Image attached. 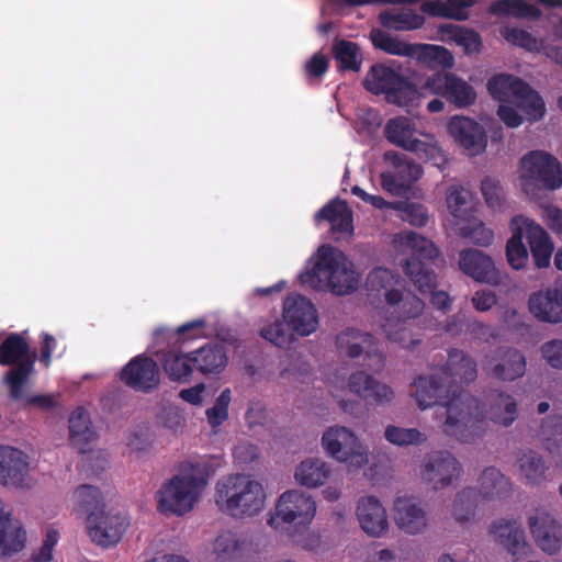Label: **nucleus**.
Masks as SVG:
<instances>
[{
	"instance_id": "obj_20",
	"label": "nucleus",
	"mask_w": 562,
	"mask_h": 562,
	"mask_svg": "<svg viewBox=\"0 0 562 562\" xmlns=\"http://www.w3.org/2000/svg\"><path fill=\"white\" fill-rule=\"evenodd\" d=\"M460 473V462L450 452L436 451L426 458L422 476L435 490H440L449 486Z\"/></svg>"
},
{
	"instance_id": "obj_6",
	"label": "nucleus",
	"mask_w": 562,
	"mask_h": 562,
	"mask_svg": "<svg viewBox=\"0 0 562 562\" xmlns=\"http://www.w3.org/2000/svg\"><path fill=\"white\" fill-rule=\"evenodd\" d=\"M315 514L316 502L311 495L296 490L286 491L279 497L268 525L294 539L308 530Z\"/></svg>"
},
{
	"instance_id": "obj_60",
	"label": "nucleus",
	"mask_w": 562,
	"mask_h": 562,
	"mask_svg": "<svg viewBox=\"0 0 562 562\" xmlns=\"http://www.w3.org/2000/svg\"><path fill=\"white\" fill-rule=\"evenodd\" d=\"M469 192L462 187L452 186L447 191V206L452 216L463 218L467 215Z\"/></svg>"
},
{
	"instance_id": "obj_47",
	"label": "nucleus",
	"mask_w": 562,
	"mask_h": 562,
	"mask_svg": "<svg viewBox=\"0 0 562 562\" xmlns=\"http://www.w3.org/2000/svg\"><path fill=\"white\" fill-rule=\"evenodd\" d=\"M162 367L169 379L178 382H187L193 372L191 352L177 353L168 351L162 359Z\"/></svg>"
},
{
	"instance_id": "obj_34",
	"label": "nucleus",
	"mask_w": 562,
	"mask_h": 562,
	"mask_svg": "<svg viewBox=\"0 0 562 562\" xmlns=\"http://www.w3.org/2000/svg\"><path fill=\"white\" fill-rule=\"evenodd\" d=\"M315 221H327L335 233H352V212L346 201L334 199L325 204L316 214Z\"/></svg>"
},
{
	"instance_id": "obj_36",
	"label": "nucleus",
	"mask_w": 562,
	"mask_h": 562,
	"mask_svg": "<svg viewBox=\"0 0 562 562\" xmlns=\"http://www.w3.org/2000/svg\"><path fill=\"white\" fill-rule=\"evenodd\" d=\"M26 530L19 519L2 510V557H11L25 548Z\"/></svg>"
},
{
	"instance_id": "obj_21",
	"label": "nucleus",
	"mask_w": 562,
	"mask_h": 562,
	"mask_svg": "<svg viewBox=\"0 0 562 562\" xmlns=\"http://www.w3.org/2000/svg\"><path fill=\"white\" fill-rule=\"evenodd\" d=\"M529 527L537 546L543 552L553 555L560 551L562 526L549 512L537 509L529 517Z\"/></svg>"
},
{
	"instance_id": "obj_40",
	"label": "nucleus",
	"mask_w": 562,
	"mask_h": 562,
	"mask_svg": "<svg viewBox=\"0 0 562 562\" xmlns=\"http://www.w3.org/2000/svg\"><path fill=\"white\" fill-rule=\"evenodd\" d=\"M479 483L480 495L488 499L506 497L512 490L509 480L494 467L482 472Z\"/></svg>"
},
{
	"instance_id": "obj_54",
	"label": "nucleus",
	"mask_w": 562,
	"mask_h": 562,
	"mask_svg": "<svg viewBox=\"0 0 562 562\" xmlns=\"http://www.w3.org/2000/svg\"><path fill=\"white\" fill-rule=\"evenodd\" d=\"M30 380H26L21 389V395L14 397L9 393L11 400L14 402H22L24 407H37L42 411H49L57 405L56 398L52 394H29Z\"/></svg>"
},
{
	"instance_id": "obj_14",
	"label": "nucleus",
	"mask_w": 562,
	"mask_h": 562,
	"mask_svg": "<svg viewBox=\"0 0 562 562\" xmlns=\"http://www.w3.org/2000/svg\"><path fill=\"white\" fill-rule=\"evenodd\" d=\"M414 133L415 124L405 116L389 120L384 127V136L391 144L408 151L424 153L429 159L445 161L442 150L437 145L415 138Z\"/></svg>"
},
{
	"instance_id": "obj_42",
	"label": "nucleus",
	"mask_w": 562,
	"mask_h": 562,
	"mask_svg": "<svg viewBox=\"0 0 562 562\" xmlns=\"http://www.w3.org/2000/svg\"><path fill=\"white\" fill-rule=\"evenodd\" d=\"M439 32L463 48L464 54H477L482 47L480 34L471 29L454 24H441Z\"/></svg>"
},
{
	"instance_id": "obj_29",
	"label": "nucleus",
	"mask_w": 562,
	"mask_h": 562,
	"mask_svg": "<svg viewBox=\"0 0 562 562\" xmlns=\"http://www.w3.org/2000/svg\"><path fill=\"white\" fill-rule=\"evenodd\" d=\"M349 390L366 400H372L378 405L391 403L394 398L393 390L364 371H356L350 374Z\"/></svg>"
},
{
	"instance_id": "obj_53",
	"label": "nucleus",
	"mask_w": 562,
	"mask_h": 562,
	"mask_svg": "<svg viewBox=\"0 0 562 562\" xmlns=\"http://www.w3.org/2000/svg\"><path fill=\"white\" fill-rule=\"evenodd\" d=\"M501 35L510 44L524 48L528 52H541L542 43L531 33L518 27L505 26L501 30Z\"/></svg>"
},
{
	"instance_id": "obj_51",
	"label": "nucleus",
	"mask_w": 562,
	"mask_h": 562,
	"mask_svg": "<svg viewBox=\"0 0 562 562\" xmlns=\"http://www.w3.org/2000/svg\"><path fill=\"white\" fill-rule=\"evenodd\" d=\"M398 283V278L389 269L374 268L367 277L366 286L370 294L375 293L376 296H384L389 291H397L394 285Z\"/></svg>"
},
{
	"instance_id": "obj_13",
	"label": "nucleus",
	"mask_w": 562,
	"mask_h": 562,
	"mask_svg": "<svg viewBox=\"0 0 562 562\" xmlns=\"http://www.w3.org/2000/svg\"><path fill=\"white\" fill-rule=\"evenodd\" d=\"M384 160L391 162L394 171L381 173V186L384 191L392 195H404L423 176L422 166L408 159L404 154L389 150L384 153Z\"/></svg>"
},
{
	"instance_id": "obj_48",
	"label": "nucleus",
	"mask_w": 562,
	"mask_h": 562,
	"mask_svg": "<svg viewBox=\"0 0 562 562\" xmlns=\"http://www.w3.org/2000/svg\"><path fill=\"white\" fill-rule=\"evenodd\" d=\"M518 462L520 472L529 484L538 485L548 479L549 468L538 452L528 450L518 459Z\"/></svg>"
},
{
	"instance_id": "obj_4",
	"label": "nucleus",
	"mask_w": 562,
	"mask_h": 562,
	"mask_svg": "<svg viewBox=\"0 0 562 562\" xmlns=\"http://www.w3.org/2000/svg\"><path fill=\"white\" fill-rule=\"evenodd\" d=\"M323 249L313 268L300 273L301 283L314 290H329L336 295L356 291L360 274L356 271L355 265L341 251Z\"/></svg>"
},
{
	"instance_id": "obj_44",
	"label": "nucleus",
	"mask_w": 562,
	"mask_h": 562,
	"mask_svg": "<svg viewBox=\"0 0 562 562\" xmlns=\"http://www.w3.org/2000/svg\"><path fill=\"white\" fill-rule=\"evenodd\" d=\"M370 40L374 48L390 55L414 57L416 54V44L401 41L382 30H372Z\"/></svg>"
},
{
	"instance_id": "obj_27",
	"label": "nucleus",
	"mask_w": 562,
	"mask_h": 562,
	"mask_svg": "<svg viewBox=\"0 0 562 562\" xmlns=\"http://www.w3.org/2000/svg\"><path fill=\"white\" fill-rule=\"evenodd\" d=\"M528 306L530 313L540 322L562 323V283L532 293Z\"/></svg>"
},
{
	"instance_id": "obj_46",
	"label": "nucleus",
	"mask_w": 562,
	"mask_h": 562,
	"mask_svg": "<svg viewBox=\"0 0 562 562\" xmlns=\"http://www.w3.org/2000/svg\"><path fill=\"white\" fill-rule=\"evenodd\" d=\"M490 11L496 15H512L519 19L538 20L541 11L527 0H497L494 1Z\"/></svg>"
},
{
	"instance_id": "obj_33",
	"label": "nucleus",
	"mask_w": 562,
	"mask_h": 562,
	"mask_svg": "<svg viewBox=\"0 0 562 562\" xmlns=\"http://www.w3.org/2000/svg\"><path fill=\"white\" fill-rule=\"evenodd\" d=\"M394 513L396 525L406 533L416 535L426 528L425 512L411 498L397 497L394 503Z\"/></svg>"
},
{
	"instance_id": "obj_9",
	"label": "nucleus",
	"mask_w": 562,
	"mask_h": 562,
	"mask_svg": "<svg viewBox=\"0 0 562 562\" xmlns=\"http://www.w3.org/2000/svg\"><path fill=\"white\" fill-rule=\"evenodd\" d=\"M520 186L530 198L538 191H554L562 187V166L559 160L541 150H532L521 158Z\"/></svg>"
},
{
	"instance_id": "obj_2",
	"label": "nucleus",
	"mask_w": 562,
	"mask_h": 562,
	"mask_svg": "<svg viewBox=\"0 0 562 562\" xmlns=\"http://www.w3.org/2000/svg\"><path fill=\"white\" fill-rule=\"evenodd\" d=\"M403 240L412 249L403 265L404 273L420 293L431 294L430 302L436 308L440 311L448 310L451 304L449 294L445 291H435L437 282L432 266L435 259L439 256L437 247L432 241L415 232H405Z\"/></svg>"
},
{
	"instance_id": "obj_56",
	"label": "nucleus",
	"mask_w": 562,
	"mask_h": 562,
	"mask_svg": "<svg viewBox=\"0 0 562 562\" xmlns=\"http://www.w3.org/2000/svg\"><path fill=\"white\" fill-rule=\"evenodd\" d=\"M240 543L235 533L223 531L214 541V552L217 560L222 562L231 561L239 551Z\"/></svg>"
},
{
	"instance_id": "obj_1",
	"label": "nucleus",
	"mask_w": 562,
	"mask_h": 562,
	"mask_svg": "<svg viewBox=\"0 0 562 562\" xmlns=\"http://www.w3.org/2000/svg\"><path fill=\"white\" fill-rule=\"evenodd\" d=\"M412 385L413 396L420 409L440 406L446 409L442 431L450 438L464 443H472L482 432V419L471 412V405L465 409L463 396L458 385L447 384L437 372L429 375H418Z\"/></svg>"
},
{
	"instance_id": "obj_25",
	"label": "nucleus",
	"mask_w": 562,
	"mask_h": 562,
	"mask_svg": "<svg viewBox=\"0 0 562 562\" xmlns=\"http://www.w3.org/2000/svg\"><path fill=\"white\" fill-rule=\"evenodd\" d=\"M29 470L27 454L16 448L2 446V485L31 488L33 481Z\"/></svg>"
},
{
	"instance_id": "obj_52",
	"label": "nucleus",
	"mask_w": 562,
	"mask_h": 562,
	"mask_svg": "<svg viewBox=\"0 0 562 562\" xmlns=\"http://www.w3.org/2000/svg\"><path fill=\"white\" fill-rule=\"evenodd\" d=\"M384 438L394 446H419L427 440V436L417 428H403L389 425L384 430Z\"/></svg>"
},
{
	"instance_id": "obj_19",
	"label": "nucleus",
	"mask_w": 562,
	"mask_h": 562,
	"mask_svg": "<svg viewBox=\"0 0 562 562\" xmlns=\"http://www.w3.org/2000/svg\"><path fill=\"white\" fill-rule=\"evenodd\" d=\"M283 319L300 336L313 334L318 326V316L314 304L300 294H291L285 297Z\"/></svg>"
},
{
	"instance_id": "obj_5",
	"label": "nucleus",
	"mask_w": 562,
	"mask_h": 562,
	"mask_svg": "<svg viewBox=\"0 0 562 562\" xmlns=\"http://www.w3.org/2000/svg\"><path fill=\"white\" fill-rule=\"evenodd\" d=\"M190 472L175 475L159 490L158 509L162 514L182 516L190 512L198 501L200 491L207 484L210 467L206 463H190Z\"/></svg>"
},
{
	"instance_id": "obj_16",
	"label": "nucleus",
	"mask_w": 562,
	"mask_h": 562,
	"mask_svg": "<svg viewBox=\"0 0 562 562\" xmlns=\"http://www.w3.org/2000/svg\"><path fill=\"white\" fill-rule=\"evenodd\" d=\"M130 522L121 514L91 512L87 517V529L91 540L100 547L115 546L123 537Z\"/></svg>"
},
{
	"instance_id": "obj_3",
	"label": "nucleus",
	"mask_w": 562,
	"mask_h": 562,
	"mask_svg": "<svg viewBox=\"0 0 562 562\" xmlns=\"http://www.w3.org/2000/svg\"><path fill=\"white\" fill-rule=\"evenodd\" d=\"M215 504L220 512L235 518H252L262 512L266 493L262 485L246 474L223 476L215 486Z\"/></svg>"
},
{
	"instance_id": "obj_35",
	"label": "nucleus",
	"mask_w": 562,
	"mask_h": 562,
	"mask_svg": "<svg viewBox=\"0 0 562 562\" xmlns=\"http://www.w3.org/2000/svg\"><path fill=\"white\" fill-rule=\"evenodd\" d=\"M95 431L91 426L88 412L83 407H77L69 417V440L80 453H85L86 446L94 440Z\"/></svg>"
},
{
	"instance_id": "obj_57",
	"label": "nucleus",
	"mask_w": 562,
	"mask_h": 562,
	"mask_svg": "<svg viewBox=\"0 0 562 562\" xmlns=\"http://www.w3.org/2000/svg\"><path fill=\"white\" fill-rule=\"evenodd\" d=\"M474 496L475 491L473 488H464L457 494L452 507L456 520L465 521L474 514Z\"/></svg>"
},
{
	"instance_id": "obj_41",
	"label": "nucleus",
	"mask_w": 562,
	"mask_h": 562,
	"mask_svg": "<svg viewBox=\"0 0 562 562\" xmlns=\"http://www.w3.org/2000/svg\"><path fill=\"white\" fill-rule=\"evenodd\" d=\"M386 303L396 306L395 311L398 313V319L401 321L417 318L425 306L424 302L416 294L401 290L389 291Z\"/></svg>"
},
{
	"instance_id": "obj_28",
	"label": "nucleus",
	"mask_w": 562,
	"mask_h": 562,
	"mask_svg": "<svg viewBox=\"0 0 562 562\" xmlns=\"http://www.w3.org/2000/svg\"><path fill=\"white\" fill-rule=\"evenodd\" d=\"M490 397L491 403L485 412V416L482 411H480L479 404L477 408L473 407L471 409L474 416L477 415L479 418L483 420L482 432L473 442L481 438L484 432L485 417L491 422L505 427L510 426L517 418V403L512 395L495 391L490 394Z\"/></svg>"
},
{
	"instance_id": "obj_39",
	"label": "nucleus",
	"mask_w": 562,
	"mask_h": 562,
	"mask_svg": "<svg viewBox=\"0 0 562 562\" xmlns=\"http://www.w3.org/2000/svg\"><path fill=\"white\" fill-rule=\"evenodd\" d=\"M338 71L359 72L362 66L360 46L348 40H336L331 47Z\"/></svg>"
},
{
	"instance_id": "obj_7",
	"label": "nucleus",
	"mask_w": 562,
	"mask_h": 562,
	"mask_svg": "<svg viewBox=\"0 0 562 562\" xmlns=\"http://www.w3.org/2000/svg\"><path fill=\"white\" fill-rule=\"evenodd\" d=\"M362 86L374 95L384 94L389 103L398 106H417L422 98L416 85L384 64L372 65Z\"/></svg>"
},
{
	"instance_id": "obj_26",
	"label": "nucleus",
	"mask_w": 562,
	"mask_h": 562,
	"mask_svg": "<svg viewBox=\"0 0 562 562\" xmlns=\"http://www.w3.org/2000/svg\"><path fill=\"white\" fill-rule=\"evenodd\" d=\"M448 132L454 140L472 155L481 154L487 145L484 128L474 120L467 116H453L448 123Z\"/></svg>"
},
{
	"instance_id": "obj_32",
	"label": "nucleus",
	"mask_w": 562,
	"mask_h": 562,
	"mask_svg": "<svg viewBox=\"0 0 562 562\" xmlns=\"http://www.w3.org/2000/svg\"><path fill=\"white\" fill-rule=\"evenodd\" d=\"M497 362L492 367L491 373L502 381H515L526 371V358L512 347H501L495 352Z\"/></svg>"
},
{
	"instance_id": "obj_38",
	"label": "nucleus",
	"mask_w": 562,
	"mask_h": 562,
	"mask_svg": "<svg viewBox=\"0 0 562 562\" xmlns=\"http://www.w3.org/2000/svg\"><path fill=\"white\" fill-rule=\"evenodd\" d=\"M380 24L397 32L415 31L425 24V18L411 9L383 11L379 14Z\"/></svg>"
},
{
	"instance_id": "obj_61",
	"label": "nucleus",
	"mask_w": 562,
	"mask_h": 562,
	"mask_svg": "<svg viewBox=\"0 0 562 562\" xmlns=\"http://www.w3.org/2000/svg\"><path fill=\"white\" fill-rule=\"evenodd\" d=\"M260 336L280 348L289 346L292 341V335L285 329L283 322L279 319L262 327Z\"/></svg>"
},
{
	"instance_id": "obj_31",
	"label": "nucleus",
	"mask_w": 562,
	"mask_h": 562,
	"mask_svg": "<svg viewBox=\"0 0 562 562\" xmlns=\"http://www.w3.org/2000/svg\"><path fill=\"white\" fill-rule=\"evenodd\" d=\"M193 368L203 375H218L227 366L225 347L220 344H206L191 351Z\"/></svg>"
},
{
	"instance_id": "obj_59",
	"label": "nucleus",
	"mask_w": 562,
	"mask_h": 562,
	"mask_svg": "<svg viewBox=\"0 0 562 562\" xmlns=\"http://www.w3.org/2000/svg\"><path fill=\"white\" fill-rule=\"evenodd\" d=\"M231 403V390L225 389L216 398L214 405L206 409L207 422L212 427L222 425L228 418V406Z\"/></svg>"
},
{
	"instance_id": "obj_23",
	"label": "nucleus",
	"mask_w": 562,
	"mask_h": 562,
	"mask_svg": "<svg viewBox=\"0 0 562 562\" xmlns=\"http://www.w3.org/2000/svg\"><path fill=\"white\" fill-rule=\"evenodd\" d=\"M491 532L515 561H520L531 552L525 530L517 520L499 519L491 527Z\"/></svg>"
},
{
	"instance_id": "obj_64",
	"label": "nucleus",
	"mask_w": 562,
	"mask_h": 562,
	"mask_svg": "<svg viewBox=\"0 0 562 562\" xmlns=\"http://www.w3.org/2000/svg\"><path fill=\"white\" fill-rule=\"evenodd\" d=\"M540 350L550 367L562 370V339L546 341Z\"/></svg>"
},
{
	"instance_id": "obj_11",
	"label": "nucleus",
	"mask_w": 562,
	"mask_h": 562,
	"mask_svg": "<svg viewBox=\"0 0 562 562\" xmlns=\"http://www.w3.org/2000/svg\"><path fill=\"white\" fill-rule=\"evenodd\" d=\"M339 355L359 360L372 373H380L385 367V355L375 336L353 327H347L336 336Z\"/></svg>"
},
{
	"instance_id": "obj_17",
	"label": "nucleus",
	"mask_w": 562,
	"mask_h": 562,
	"mask_svg": "<svg viewBox=\"0 0 562 562\" xmlns=\"http://www.w3.org/2000/svg\"><path fill=\"white\" fill-rule=\"evenodd\" d=\"M427 86L457 109H465L476 102L475 89L456 74L445 72L431 77Z\"/></svg>"
},
{
	"instance_id": "obj_50",
	"label": "nucleus",
	"mask_w": 562,
	"mask_h": 562,
	"mask_svg": "<svg viewBox=\"0 0 562 562\" xmlns=\"http://www.w3.org/2000/svg\"><path fill=\"white\" fill-rule=\"evenodd\" d=\"M414 57L428 64L430 67L451 68L454 64L453 55L449 49L432 44H416Z\"/></svg>"
},
{
	"instance_id": "obj_49",
	"label": "nucleus",
	"mask_w": 562,
	"mask_h": 562,
	"mask_svg": "<svg viewBox=\"0 0 562 562\" xmlns=\"http://www.w3.org/2000/svg\"><path fill=\"white\" fill-rule=\"evenodd\" d=\"M384 333L390 341L397 342L405 349H413L422 342L418 333H413L407 321L397 319L395 323L387 321L383 325Z\"/></svg>"
},
{
	"instance_id": "obj_62",
	"label": "nucleus",
	"mask_w": 562,
	"mask_h": 562,
	"mask_svg": "<svg viewBox=\"0 0 562 562\" xmlns=\"http://www.w3.org/2000/svg\"><path fill=\"white\" fill-rule=\"evenodd\" d=\"M462 233L464 237L471 239L474 244L487 247L494 240V233L487 228L482 222H474L473 224L463 227Z\"/></svg>"
},
{
	"instance_id": "obj_15",
	"label": "nucleus",
	"mask_w": 562,
	"mask_h": 562,
	"mask_svg": "<svg viewBox=\"0 0 562 562\" xmlns=\"http://www.w3.org/2000/svg\"><path fill=\"white\" fill-rule=\"evenodd\" d=\"M437 373L443 378L447 384L459 386L465 409H468V405H471V409L473 407L477 408V400L471 397L462 390L463 383L473 382L477 376L476 362L471 356L457 348L450 349L446 364Z\"/></svg>"
},
{
	"instance_id": "obj_58",
	"label": "nucleus",
	"mask_w": 562,
	"mask_h": 562,
	"mask_svg": "<svg viewBox=\"0 0 562 562\" xmlns=\"http://www.w3.org/2000/svg\"><path fill=\"white\" fill-rule=\"evenodd\" d=\"M78 506L88 513L95 512L101 504L102 495L98 487L89 484L78 486L74 492Z\"/></svg>"
},
{
	"instance_id": "obj_22",
	"label": "nucleus",
	"mask_w": 562,
	"mask_h": 562,
	"mask_svg": "<svg viewBox=\"0 0 562 562\" xmlns=\"http://www.w3.org/2000/svg\"><path fill=\"white\" fill-rule=\"evenodd\" d=\"M513 224H522L535 266L539 269L548 268L554 245L547 231L535 221L522 215L515 216Z\"/></svg>"
},
{
	"instance_id": "obj_10",
	"label": "nucleus",
	"mask_w": 562,
	"mask_h": 562,
	"mask_svg": "<svg viewBox=\"0 0 562 562\" xmlns=\"http://www.w3.org/2000/svg\"><path fill=\"white\" fill-rule=\"evenodd\" d=\"M36 359V352L30 350L27 340L21 334L11 333L2 340V366H12L3 381L14 397L21 395L22 384L34 374Z\"/></svg>"
},
{
	"instance_id": "obj_55",
	"label": "nucleus",
	"mask_w": 562,
	"mask_h": 562,
	"mask_svg": "<svg viewBox=\"0 0 562 562\" xmlns=\"http://www.w3.org/2000/svg\"><path fill=\"white\" fill-rule=\"evenodd\" d=\"M481 192L490 209L501 210L505 205V192L499 180L485 177L481 182Z\"/></svg>"
},
{
	"instance_id": "obj_45",
	"label": "nucleus",
	"mask_w": 562,
	"mask_h": 562,
	"mask_svg": "<svg viewBox=\"0 0 562 562\" xmlns=\"http://www.w3.org/2000/svg\"><path fill=\"white\" fill-rule=\"evenodd\" d=\"M510 228L513 235L506 244V257L509 266L519 270L525 268L529 260L528 249L522 241L524 236H526L525 228L522 224L514 225L513 221L510 222Z\"/></svg>"
},
{
	"instance_id": "obj_30",
	"label": "nucleus",
	"mask_w": 562,
	"mask_h": 562,
	"mask_svg": "<svg viewBox=\"0 0 562 562\" xmlns=\"http://www.w3.org/2000/svg\"><path fill=\"white\" fill-rule=\"evenodd\" d=\"M357 517L362 530L379 537L389 527L386 512L380 501L373 496L362 497L357 506Z\"/></svg>"
},
{
	"instance_id": "obj_37",
	"label": "nucleus",
	"mask_w": 562,
	"mask_h": 562,
	"mask_svg": "<svg viewBox=\"0 0 562 562\" xmlns=\"http://www.w3.org/2000/svg\"><path fill=\"white\" fill-rule=\"evenodd\" d=\"M329 465L321 459H307L302 461L295 469L296 482L308 488L324 485L330 475Z\"/></svg>"
},
{
	"instance_id": "obj_63",
	"label": "nucleus",
	"mask_w": 562,
	"mask_h": 562,
	"mask_svg": "<svg viewBox=\"0 0 562 562\" xmlns=\"http://www.w3.org/2000/svg\"><path fill=\"white\" fill-rule=\"evenodd\" d=\"M401 211L403 220L413 226L423 227L428 222L427 209L420 203L406 202Z\"/></svg>"
},
{
	"instance_id": "obj_43",
	"label": "nucleus",
	"mask_w": 562,
	"mask_h": 562,
	"mask_svg": "<svg viewBox=\"0 0 562 562\" xmlns=\"http://www.w3.org/2000/svg\"><path fill=\"white\" fill-rule=\"evenodd\" d=\"M538 437L550 454L562 456V416L552 415L543 418Z\"/></svg>"
},
{
	"instance_id": "obj_18",
	"label": "nucleus",
	"mask_w": 562,
	"mask_h": 562,
	"mask_svg": "<svg viewBox=\"0 0 562 562\" xmlns=\"http://www.w3.org/2000/svg\"><path fill=\"white\" fill-rule=\"evenodd\" d=\"M120 379L135 391L151 392L160 383L159 367L150 357L138 355L123 367Z\"/></svg>"
},
{
	"instance_id": "obj_8",
	"label": "nucleus",
	"mask_w": 562,
	"mask_h": 562,
	"mask_svg": "<svg viewBox=\"0 0 562 562\" xmlns=\"http://www.w3.org/2000/svg\"><path fill=\"white\" fill-rule=\"evenodd\" d=\"M490 95L502 103L515 101L530 121L544 116L546 106L541 95L522 79L509 74H496L486 83Z\"/></svg>"
},
{
	"instance_id": "obj_24",
	"label": "nucleus",
	"mask_w": 562,
	"mask_h": 562,
	"mask_svg": "<svg viewBox=\"0 0 562 562\" xmlns=\"http://www.w3.org/2000/svg\"><path fill=\"white\" fill-rule=\"evenodd\" d=\"M460 270L481 283L497 285L502 276L495 268L492 258L477 249H463L459 252Z\"/></svg>"
},
{
	"instance_id": "obj_12",
	"label": "nucleus",
	"mask_w": 562,
	"mask_h": 562,
	"mask_svg": "<svg viewBox=\"0 0 562 562\" xmlns=\"http://www.w3.org/2000/svg\"><path fill=\"white\" fill-rule=\"evenodd\" d=\"M325 451L334 459L361 468L368 462L367 449L358 437L342 426L330 427L322 437Z\"/></svg>"
}]
</instances>
